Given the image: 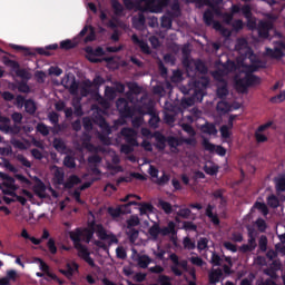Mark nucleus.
Returning a JSON list of instances; mask_svg holds the SVG:
<instances>
[{
  "mask_svg": "<svg viewBox=\"0 0 285 285\" xmlns=\"http://www.w3.org/2000/svg\"><path fill=\"white\" fill-rule=\"evenodd\" d=\"M95 224H91L89 227H77L76 229L69 232V238L73 244V248L78 250V256L83 261L90 256V252H88V247L81 244V242H85V244H90L95 237Z\"/></svg>",
  "mask_w": 285,
  "mask_h": 285,
  "instance_id": "f257e3e1",
  "label": "nucleus"
},
{
  "mask_svg": "<svg viewBox=\"0 0 285 285\" xmlns=\"http://www.w3.org/2000/svg\"><path fill=\"white\" fill-rule=\"evenodd\" d=\"M148 235L154 242L159 239V235H161V237H168V235H171V237H177V224L169 220L167 226L161 227L159 223L155 222L153 226L149 227Z\"/></svg>",
  "mask_w": 285,
  "mask_h": 285,
  "instance_id": "f03ea898",
  "label": "nucleus"
},
{
  "mask_svg": "<svg viewBox=\"0 0 285 285\" xmlns=\"http://www.w3.org/2000/svg\"><path fill=\"white\" fill-rule=\"evenodd\" d=\"M116 108L120 115V119H132L137 109L130 105V101L126 98H118L116 101Z\"/></svg>",
  "mask_w": 285,
  "mask_h": 285,
  "instance_id": "7ed1b4c3",
  "label": "nucleus"
},
{
  "mask_svg": "<svg viewBox=\"0 0 285 285\" xmlns=\"http://www.w3.org/2000/svg\"><path fill=\"white\" fill-rule=\"evenodd\" d=\"M259 68H266V63H264L262 60H255L252 65L247 67L246 75L249 88L250 86H259V83H262V78L253 75V72H257Z\"/></svg>",
  "mask_w": 285,
  "mask_h": 285,
  "instance_id": "20e7f679",
  "label": "nucleus"
},
{
  "mask_svg": "<svg viewBox=\"0 0 285 285\" xmlns=\"http://www.w3.org/2000/svg\"><path fill=\"white\" fill-rule=\"evenodd\" d=\"M169 259L171 264H174L170 266V271L171 273H174V275H176V277H181V275H184V272H181V269L179 268H183V271L188 272V261L186 259L179 261V256L175 253H171L169 255Z\"/></svg>",
  "mask_w": 285,
  "mask_h": 285,
  "instance_id": "39448f33",
  "label": "nucleus"
},
{
  "mask_svg": "<svg viewBox=\"0 0 285 285\" xmlns=\"http://www.w3.org/2000/svg\"><path fill=\"white\" fill-rule=\"evenodd\" d=\"M247 244H243L238 247L239 253L246 255V253H253L257 248V234L255 229L247 228Z\"/></svg>",
  "mask_w": 285,
  "mask_h": 285,
  "instance_id": "423d86ee",
  "label": "nucleus"
},
{
  "mask_svg": "<svg viewBox=\"0 0 285 285\" xmlns=\"http://www.w3.org/2000/svg\"><path fill=\"white\" fill-rule=\"evenodd\" d=\"M170 0H147L145 2V10L154 14H161L164 8H168Z\"/></svg>",
  "mask_w": 285,
  "mask_h": 285,
  "instance_id": "0eeeda50",
  "label": "nucleus"
},
{
  "mask_svg": "<svg viewBox=\"0 0 285 285\" xmlns=\"http://www.w3.org/2000/svg\"><path fill=\"white\" fill-rule=\"evenodd\" d=\"M120 135L124 138L125 144H130V146H139L137 141V130L130 127H125L120 130Z\"/></svg>",
  "mask_w": 285,
  "mask_h": 285,
  "instance_id": "6e6552de",
  "label": "nucleus"
},
{
  "mask_svg": "<svg viewBox=\"0 0 285 285\" xmlns=\"http://www.w3.org/2000/svg\"><path fill=\"white\" fill-rule=\"evenodd\" d=\"M36 262H38L40 264L39 268H40V271H42L43 274L47 275V277H50V279H53V282H57L59 285L66 284V281L59 278V276H57V274H53L50 272V266H48L46 264V262H43V259L36 258Z\"/></svg>",
  "mask_w": 285,
  "mask_h": 285,
  "instance_id": "1a4fd4ad",
  "label": "nucleus"
},
{
  "mask_svg": "<svg viewBox=\"0 0 285 285\" xmlns=\"http://www.w3.org/2000/svg\"><path fill=\"white\" fill-rule=\"evenodd\" d=\"M285 43L284 42H278L277 47H275L274 49L267 48L266 52L267 56L271 57L272 59H284L285 53Z\"/></svg>",
  "mask_w": 285,
  "mask_h": 285,
  "instance_id": "9d476101",
  "label": "nucleus"
},
{
  "mask_svg": "<svg viewBox=\"0 0 285 285\" xmlns=\"http://www.w3.org/2000/svg\"><path fill=\"white\" fill-rule=\"evenodd\" d=\"M131 41L134 46H138V48H140V51L144 55L153 53V51L150 50V46H148V42H146L144 39H139V36H137V33H134L131 36Z\"/></svg>",
  "mask_w": 285,
  "mask_h": 285,
  "instance_id": "9b49d317",
  "label": "nucleus"
},
{
  "mask_svg": "<svg viewBox=\"0 0 285 285\" xmlns=\"http://www.w3.org/2000/svg\"><path fill=\"white\" fill-rule=\"evenodd\" d=\"M213 210H215V206L208 204L205 209V215L206 217H208V219L212 222L214 226H219V224H222V220H219V216L213 213Z\"/></svg>",
  "mask_w": 285,
  "mask_h": 285,
  "instance_id": "f8f14e48",
  "label": "nucleus"
},
{
  "mask_svg": "<svg viewBox=\"0 0 285 285\" xmlns=\"http://www.w3.org/2000/svg\"><path fill=\"white\" fill-rule=\"evenodd\" d=\"M273 24L271 22L261 21L258 24V37L262 39H268Z\"/></svg>",
  "mask_w": 285,
  "mask_h": 285,
  "instance_id": "ddd939ff",
  "label": "nucleus"
},
{
  "mask_svg": "<svg viewBox=\"0 0 285 285\" xmlns=\"http://www.w3.org/2000/svg\"><path fill=\"white\" fill-rule=\"evenodd\" d=\"M0 178L2 179V186L6 188H10V190H17V185L14 178L12 176L6 174V173H0Z\"/></svg>",
  "mask_w": 285,
  "mask_h": 285,
  "instance_id": "4468645a",
  "label": "nucleus"
},
{
  "mask_svg": "<svg viewBox=\"0 0 285 285\" xmlns=\"http://www.w3.org/2000/svg\"><path fill=\"white\" fill-rule=\"evenodd\" d=\"M17 277H19V274H17V271L9 269L7 271L6 276L0 278V285H10V282H17Z\"/></svg>",
  "mask_w": 285,
  "mask_h": 285,
  "instance_id": "2eb2a0df",
  "label": "nucleus"
},
{
  "mask_svg": "<svg viewBox=\"0 0 285 285\" xmlns=\"http://www.w3.org/2000/svg\"><path fill=\"white\" fill-rule=\"evenodd\" d=\"M155 140L157 141L156 148L157 150H166V144H168L167 137L164 134L156 131L154 134Z\"/></svg>",
  "mask_w": 285,
  "mask_h": 285,
  "instance_id": "dca6fc26",
  "label": "nucleus"
},
{
  "mask_svg": "<svg viewBox=\"0 0 285 285\" xmlns=\"http://www.w3.org/2000/svg\"><path fill=\"white\" fill-rule=\"evenodd\" d=\"M38 55H41L42 57H52V52L50 50H59V45H48L46 48H36L35 49Z\"/></svg>",
  "mask_w": 285,
  "mask_h": 285,
  "instance_id": "f3484780",
  "label": "nucleus"
},
{
  "mask_svg": "<svg viewBox=\"0 0 285 285\" xmlns=\"http://www.w3.org/2000/svg\"><path fill=\"white\" fill-rule=\"evenodd\" d=\"M236 88H237V90H240L242 92H246L248 90L249 85H248V77H247L246 72L243 78L236 77Z\"/></svg>",
  "mask_w": 285,
  "mask_h": 285,
  "instance_id": "a211bd4d",
  "label": "nucleus"
},
{
  "mask_svg": "<svg viewBox=\"0 0 285 285\" xmlns=\"http://www.w3.org/2000/svg\"><path fill=\"white\" fill-rule=\"evenodd\" d=\"M71 106L73 107V115H76V117H83V107H81V98H73L71 101Z\"/></svg>",
  "mask_w": 285,
  "mask_h": 285,
  "instance_id": "6ab92c4d",
  "label": "nucleus"
},
{
  "mask_svg": "<svg viewBox=\"0 0 285 285\" xmlns=\"http://www.w3.org/2000/svg\"><path fill=\"white\" fill-rule=\"evenodd\" d=\"M224 276V272H222V268H216L209 273V284L215 285L219 284V281Z\"/></svg>",
  "mask_w": 285,
  "mask_h": 285,
  "instance_id": "aec40b11",
  "label": "nucleus"
},
{
  "mask_svg": "<svg viewBox=\"0 0 285 285\" xmlns=\"http://www.w3.org/2000/svg\"><path fill=\"white\" fill-rule=\"evenodd\" d=\"M132 26L136 30H141L146 26V16L144 13H138L132 18Z\"/></svg>",
  "mask_w": 285,
  "mask_h": 285,
  "instance_id": "412c9836",
  "label": "nucleus"
},
{
  "mask_svg": "<svg viewBox=\"0 0 285 285\" xmlns=\"http://www.w3.org/2000/svg\"><path fill=\"white\" fill-rule=\"evenodd\" d=\"M233 106L228 104V101L220 100L217 102L216 110L217 112H220V115H226L230 112Z\"/></svg>",
  "mask_w": 285,
  "mask_h": 285,
  "instance_id": "4be33fe9",
  "label": "nucleus"
},
{
  "mask_svg": "<svg viewBox=\"0 0 285 285\" xmlns=\"http://www.w3.org/2000/svg\"><path fill=\"white\" fill-rule=\"evenodd\" d=\"M200 130L204 135H217V127L213 122H205Z\"/></svg>",
  "mask_w": 285,
  "mask_h": 285,
  "instance_id": "5701e85b",
  "label": "nucleus"
},
{
  "mask_svg": "<svg viewBox=\"0 0 285 285\" xmlns=\"http://www.w3.org/2000/svg\"><path fill=\"white\" fill-rule=\"evenodd\" d=\"M33 193L40 197V199H43V197H46V195H43V193H46V184H43V181L36 184L33 186Z\"/></svg>",
  "mask_w": 285,
  "mask_h": 285,
  "instance_id": "b1692460",
  "label": "nucleus"
},
{
  "mask_svg": "<svg viewBox=\"0 0 285 285\" xmlns=\"http://www.w3.org/2000/svg\"><path fill=\"white\" fill-rule=\"evenodd\" d=\"M24 110L28 115H35L37 112V104L32 99H27L24 102Z\"/></svg>",
  "mask_w": 285,
  "mask_h": 285,
  "instance_id": "393cba45",
  "label": "nucleus"
},
{
  "mask_svg": "<svg viewBox=\"0 0 285 285\" xmlns=\"http://www.w3.org/2000/svg\"><path fill=\"white\" fill-rule=\"evenodd\" d=\"M111 8H112L116 17H121L124 14V4H121V2H119V0H112Z\"/></svg>",
  "mask_w": 285,
  "mask_h": 285,
  "instance_id": "a878e982",
  "label": "nucleus"
},
{
  "mask_svg": "<svg viewBox=\"0 0 285 285\" xmlns=\"http://www.w3.org/2000/svg\"><path fill=\"white\" fill-rule=\"evenodd\" d=\"M203 20L207 26H213L215 21V13H213L210 9H207L203 14Z\"/></svg>",
  "mask_w": 285,
  "mask_h": 285,
  "instance_id": "bb28decb",
  "label": "nucleus"
},
{
  "mask_svg": "<svg viewBox=\"0 0 285 285\" xmlns=\"http://www.w3.org/2000/svg\"><path fill=\"white\" fill-rule=\"evenodd\" d=\"M177 217L181 219H190V215H193V210L188 207H180L179 210L176 212Z\"/></svg>",
  "mask_w": 285,
  "mask_h": 285,
  "instance_id": "cd10ccee",
  "label": "nucleus"
},
{
  "mask_svg": "<svg viewBox=\"0 0 285 285\" xmlns=\"http://www.w3.org/2000/svg\"><path fill=\"white\" fill-rule=\"evenodd\" d=\"M53 148L57 153H66V142L61 138H55Z\"/></svg>",
  "mask_w": 285,
  "mask_h": 285,
  "instance_id": "c85d7f7f",
  "label": "nucleus"
},
{
  "mask_svg": "<svg viewBox=\"0 0 285 285\" xmlns=\"http://www.w3.org/2000/svg\"><path fill=\"white\" fill-rule=\"evenodd\" d=\"M139 206L140 215H147L148 213H153V210H155V207L150 203H140Z\"/></svg>",
  "mask_w": 285,
  "mask_h": 285,
  "instance_id": "c756f323",
  "label": "nucleus"
},
{
  "mask_svg": "<svg viewBox=\"0 0 285 285\" xmlns=\"http://www.w3.org/2000/svg\"><path fill=\"white\" fill-rule=\"evenodd\" d=\"M96 234L99 239L102 242H106L108 239V233L106 232V228H104V225H96Z\"/></svg>",
  "mask_w": 285,
  "mask_h": 285,
  "instance_id": "7c9ffc66",
  "label": "nucleus"
},
{
  "mask_svg": "<svg viewBox=\"0 0 285 285\" xmlns=\"http://www.w3.org/2000/svg\"><path fill=\"white\" fill-rule=\"evenodd\" d=\"M258 248L261 253H266L268 250V237L266 235H262L258 239Z\"/></svg>",
  "mask_w": 285,
  "mask_h": 285,
  "instance_id": "2f4dec72",
  "label": "nucleus"
},
{
  "mask_svg": "<svg viewBox=\"0 0 285 285\" xmlns=\"http://www.w3.org/2000/svg\"><path fill=\"white\" fill-rule=\"evenodd\" d=\"M276 193H285V177L275 178Z\"/></svg>",
  "mask_w": 285,
  "mask_h": 285,
  "instance_id": "473e14b6",
  "label": "nucleus"
},
{
  "mask_svg": "<svg viewBox=\"0 0 285 285\" xmlns=\"http://www.w3.org/2000/svg\"><path fill=\"white\" fill-rule=\"evenodd\" d=\"M72 48H77V42L76 41L67 39V40H62L60 42V49L61 50H72Z\"/></svg>",
  "mask_w": 285,
  "mask_h": 285,
  "instance_id": "72a5a7b5",
  "label": "nucleus"
},
{
  "mask_svg": "<svg viewBox=\"0 0 285 285\" xmlns=\"http://www.w3.org/2000/svg\"><path fill=\"white\" fill-rule=\"evenodd\" d=\"M167 144H168L169 148H179V146H181V139H179L175 136H168Z\"/></svg>",
  "mask_w": 285,
  "mask_h": 285,
  "instance_id": "f704fd0d",
  "label": "nucleus"
},
{
  "mask_svg": "<svg viewBox=\"0 0 285 285\" xmlns=\"http://www.w3.org/2000/svg\"><path fill=\"white\" fill-rule=\"evenodd\" d=\"M267 206L269 208H279V198L275 196V194H272L267 197Z\"/></svg>",
  "mask_w": 285,
  "mask_h": 285,
  "instance_id": "c9c22d12",
  "label": "nucleus"
},
{
  "mask_svg": "<svg viewBox=\"0 0 285 285\" xmlns=\"http://www.w3.org/2000/svg\"><path fill=\"white\" fill-rule=\"evenodd\" d=\"M240 12L245 17V19H247V21H250V19H253V9L250 8V4H244L240 8Z\"/></svg>",
  "mask_w": 285,
  "mask_h": 285,
  "instance_id": "e433bc0d",
  "label": "nucleus"
},
{
  "mask_svg": "<svg viewBox=\"0 0 285 285\" xmlns=\"http://www.w3.org/2000/svg\"><path fill=\"white\" fill-rule=\"evenodd\" d=\"M159 207L161 208V210H164V213L166 215H171L173 213V205L166 200H159L158 202Z\"/></svg>",
  "mask_w": 285,
  "mask_h": 285,
  "instance_id": "4c0bfd02",
  "label": "nucleus"
},
{
  "mask_svg": "<svg viewBox=\"0 0 285 285\" xmlns=\"http://www.w3.org/2000/svg\"><path fill=\"white\" fill-rule=\"evenodd\" d=\"M105 97H107L109 101H114V99H117V92L115 90V87L106 86Z\"/></svg>",
  "mask_w": 285,
  "mask_h": 285,
  "instance_id": "58836bf2",
  "label": "nucleus"
},
{
  "mask_svg": "<svg viewBox=\"0 0 285 285\" xmlns=\"http://www.w3.org/2000/svg\"><path fill=\"white\" fill-rule=\"evenodd\" d=\"M150 264V256L141 255L138 257V266L139 268H148Z\"/></svg>",
  "mask_w": 285,
  "mask_h": 285,
  "instance_id": "ea45409f",
  "label": "nucleus"
},
{
  "mask_svg": "<svg viewBox=\"0 0 285 285\" xmlns=\"http://www.w3.org/2000/svg\"><path fill=\"white\" fill-rule=\"evenodd\" d=\"M63 166L66 168H77V161L75 160V157L73 156H66L63 158Z\"/></svg>",
  "mask_w": 285,
  "mask_h": 285,
  "instance_id": "a19ab883",
  "label": "nucleus"
},
{
  "mask_svg": "<svg viewBox=\"0 0 285 285\" xmlns=\"http://www.w3.org/2000/svg\"><path fill=\"white\" fill-rule=\"evenodd\" d=\"M160 26L161 28H167V30H170V28H173V16H163Z\"/></svg>",
  "mask_w": 285,
  "mask_h": 285,
  "instance_id": "79ce46f5",
  "label": "nucleus"
},
{
  "mask_svg": "<svg viewBox=\"0 0 285 285\" xmlns=\"http://www.w3.org/2000/svg\"><path fill=\"white\" fill-rule=\"evenodd\" d=\"M36 130L37 132H40L42 137H48L50 135V129L43 122H39L36 127Z\"/></svg>",
  "mask_w": 285,
  "mask_h": 285,
  "instance_id": "37998d69",
  "label": "nucleus"
},
{
  "mask_svg": "<svg viewBox=\"0 0 285 285\" xmlns=\"http://www.w3.org/2000/svg\"><path fill=\"white\" fill-rule=\"evenodd\" d=\"M16 75L17 77H20V79H26V81H30V79H32V73L26 69H18Z\"/></svg>",
  "mask_w": 285,
  "mask_h": 285,
  "instance_id": "c03bdc74",
  "label": "nucleus"
},
{
  "mask_svg": "<svg viewBox=\"0 0 285 285\" xmlns=\"http://www.w3.org/2000/svg\"><path fill=\"white\" fill-rule=\"evenodd\" d=\"M17 161L21 163L22 166H24V168H32V163H30V160H28V158H26V156H23V154H18L16 156Z\"/></svg>",
  "mask_w": 285,
  "mask_h": 285,
  "instance_id": "a18cd8bd",
  "label": "nucleus"
},
{
  "mask_svg": "<svg viewBox=\"0 0 285 285\" xmlns=\"http://www.w3.org/2000/svg\"><path fill=\"white\" fill-rule=\"evenodd\" d=\"M218 99H226L228 97V87L226 85L218 87L216 90Z\"/></svg>",
  "mask_w": 285,
  "mask_h": 285,
  "instance_id": "49530a36",
  "label": "nucleus"
},
{
  "mask_svg": "<svg viewBox=\"0 0 285 285\" xmlns=\"http://www.w3.org/2000/svg\"><path fill=\"white\" fill-rule=\"evenodd\" d=\"M99 127L101 128L102 132H105L106 135L112 134V129L110 128V125L108 124V121H106V118L100 119Z\"/></svg>",
  "mask_w": 285,
  "mask_h": 285,
  "instance_id": "de8ad7c7",
  "label": "nucleus"
},
{
  "mask_svg": "<svg viewBox=\"0 0 285 285\" xmlns=\"http://www.w3.org/2000/svg\"><path fill=\"white\" fill-rule=\"evenodd\" d=\"M127 236L129 237V242L135 243L139 237V230H137L135 227L128 228Z\"/></svg>",
  "mask_w": 285,
  "mask_h": 285,
  "instance_id": "09e8293b",
  "label": "nucleus"
},
{
  "mask_svg": "<svg viewBox=\"0 0 285 285\" xmlns=\"http://www.w3.org/2000/svg\"><path fill=\"white\" fill-rule=\"evenodd\" d=\"M139 224H141L139 216L132 215L127 219V228H135V226H139Z\"/></svg>",
  "mask_w": 285,
  "mask_h": 285,
  "instance_id": "8fccbe9b",
  "label": "nucleus"
},
{
  "mask_svg": "<svg viewBox=\"0 0 285 285\" xmlns=\"http://www.w3.org/2000/svg\"><path fill=\"white\" fill-rule=\"evenodd\" d=\"M232 26L234 32H239L240 30H244V21L242 19L233 20Z\"/></svg>",
  "mask_w": 285,
  "mask_h": 285,
  "instance_id": "3c124183",
  "label": "nucleus"
},
{
  "mask_svg": "<svg viewBox=\"0 0 285 285\" xmlns=\"http://www.w3.org/2000/svg\"><path fill=\"white\" fill-rule=\"evenodd\" d=\"M183 230H187V232H193V233H197V226L195 225V223L190 222V220H185L183 222Z\"/></svg>",
  "mask_w": 285,
  "mask_h": 285,
  "instance_id": "603ef678",
  "label": "nucleus"
},
{
  "mask_svg": "<svg viewBox=\"0 0 285 285\" xmlns=\"http://www.w3.org/2000/svg\"><path fill=\"white\" fill-rule=\"evenodd\" d=\"M195 68L197 72H200V75H206L208 72V68L206 67V63H204V61L202 60H197L195 62Z\"/></svg>",
  "mask_w": 285,
  "mask_h": 285,
  "instance_id": "864d4df0",
  "label": "nucleus"
},
{
  "mask_svg": "<svg viewBox=\"0 0 285 285\" xmlns=\"http://www.w3.org/2000/svg\"><path fill=\"white\" fill-rule=\"evenodd\" d=\"M137 146H139V145H130V144L126 142V144L121 145L120 150L125 155H130V153L135 151V148H137Z\"/></svg>",
  "mask_w": 285,
  "mask_h": 285,
  "instance_id": "5fc2aeb1",
  "label": "nucleus"
},
{
  "mask_svg": "<svg viewBox=\"0 0 285 285\" xmlns=\"http://www.w3.org/2000/svg\"><path fill=\"white\" fill-rule=\"evenodd\" d=\"M104 83H106V80L101 76H96L92 82L89 81L88 87L90 88L94 86L95 88H99L100 86H104Z\"/></svg>",
  "mask_w": 285,
  "mask_h": 285,
  "instance_id": "6e6d98bb",
  "label": "nucleus"
},
{
  "mask_svg": "<svg viewBox=\"0 0 285 285\" xmlns=\"http://www.w3.org/2000/svg\"><path fill=\"white\" fill-rule=\"evenodd\" d=\"M171 11L169 17H181V7H179V2H174L171 4Z\"/></svg>",
  "mask_w": 285,
  "mask_h": 285,
  "instance_id": "4d7b16f0",
  "label": "nucleus"
},
{
  "mask_svg": "<svg viewBox=\"0 0 285 285\" xmlns=\"http://www.w3.org/2000/svg\"><path fill=\"white\" fill-rule=\"evenodd\" d=\"M183 246L187 250H195V248H197V246L195 245V242H193V239H190V237H185L184 238Z\"/></svg>",
  "mask_w": 285,
  "mask_h": 285,
  "instance_id": "13d9d810",
  "label": "nucleus"
},
{
  "mask_svg": "<svg viewBox=\"0 0 285 285\" xmlns=\"http://www.w3.org/2000/svg\"><path fill=\"white\" fill-rule=\"evenodd\" d=\"M271 104H283L285 101V90L281 91L279 95L269 98Z\"/></svg>",
  "mask_w": 285,
  "mask_h": 285,
  "instance_id": "bf43d9fd",
  "label": "nucleus"
},
{
  "mask_svg": "<svg viewBox=\"0 0 285 285\" xmlns=\"http://www.w3.org/2000/svg\"><path fill=\"white\" fill-rule=\"evenodd\" d=\"M18 92H23L24 95L30 94V86H28V82L26 81H20L18 82Z\"/></svg>",
  "mask_w": 285,
  "mask_h": 285,
  "instance_id": "052dcab7",
  "label": "nucleus"
},
{
  "mask_svg": "<svg viewBox=\"0 0 285 285\" xmlns=\"http://www.w3.org/2000/svg\"><path fill=\"white\" fill-rule=\"evenodd\" d=\"M127 86L132 95H141V87L137 82H128Z\"/></svg>",
  "mask_w": 285,
  "mask_h": 285,
  "instance_id": "680f3d73",
  "label": "nucleus"
},
{
  "mask_svg": "<svg viewBox=\"0 0 285 285\" xmlns=\"http://www.w3.org/2000/svg\"><path fill=\"white\" fill-rule=\"evenodd\" d=\"M203 147L207 153H215L216 145L210 142L207 138H204L203 140Z\"/></svg>",
  "mask_w": 285,
  "mask_h": 285,
  "instance_id": "e2e57ef3",
  "label": "nucleus"
},
{
  "mask_svg": "<svg viewBox=\"0 0 285 285\" xmlns=\"http://www.w3.org/2000/svg\"><path fill=\"white\" fill-rule=\"evenodd\" d=\"M259 233H266V228H268V225L266 224V220H264V218H258L255 222Z\"/></svg>",
  "mask_w": 285,
  "mask_h": 285,
  "instance_id": "0e129e2a",
  "label": "nucleus"
},
{
  "mask_svg": "<svg viewBox=\"0 0 285 285\" xmlns=\"http://www.w3.org/2000/svg\"><path fill=\"white\" fill-rule=\"evenodd\" d=\"M206 248H208V238L200 237L197 243V249L202 252L206 250Z\"/></svg>",
  "mask_w": 285,
  "mask_h": 285,
  "instance_id": "69168bd1",
  "label": "nucleus"
},
{
  "mask_svg": "<svg viewBox=\"0 0 285 285\" xmlns=\"http://www.w3.org/2000/svg\"><path fill=\"white\" fill-rule=\"evenodd\" d=\"M157 282H158L160 285H173L170 276L164 275V274H161V275L158 276Z\"/></svg>",
  "mask_w": 285,
  "mask_h": 285,
  "instance_id": "338daca9",
  "label": "nucleus"
},
{
  "mask_svg": "<svg viewBox=\"0 0 285 285\" xmlns=\"http://www.w3.org/2000/svg\"><path fill=\"white\" fill-rule=\"evenodd\" d=\"M210 264H213V266H222V256L213 252Z\"/></svg>",
  "mask_w": 285,
  "mask_h": 285,
  "instance_id": "774afa93",
  "label": "nucleus"
}]
</instances>
